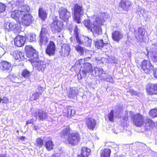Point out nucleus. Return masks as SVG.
<instances>
[{
	"label": "nucleus",
	"instance_id": "5701e85b",
	"mask_svg": "<svg viewBox=\"0 0 157 157\" xmlns=\"http://www.w3.org/2000/svg\"><path fill=\"white\" fill-rule=\"evenodd\" d=\"M47 13L42 7H40L38 10V16L42 20L44 21L47 17Z\"/></svg>",
	"mask_w": 157,
	"mask_h": 157
},
{
	"label": "nucleus",
	"instance_id": "052dcab7",
	"mask_svg": "<svg viewBox=\"0 0 157 157\" xmlns=\"http://www.w3.org/2000/svg\"><path fill=\"white\" fill-rule=\"evenodd\" d=\"M77 157H85L84 156H82V155L80 154H78L77 155Z\"/></svg>",
	"mask_w": 157,
	"mask_h": 157
},
{
	"label": "nucleus",
	"instance_id": "ea45409f",
	"mask_svg": "<svg viewBox=\"0 0 157 157\" xmlns=\"http://www.w3.org/2000/svg\"><path fill=\"white\" fill-rule=\"evenodd\" d=\"M84 24L88 30H90L92 27L91 25L92 24L89 19L85 20L84 21Z\"/></svg>",
	"mask_w": 157,
	"mask_h": 157
},
{
	"label": "nucleus",
	"instance_id": "49530a36",
	"mask_svg": "<svg viewBox=\"0 0 157 157\" xmlns=\"http://www.w3.org/2000/svg\"><path fill=\"white\" fill-rule=\"evenodd\" d=\"M9 99L6 97H3L2 98H0V103L7 104L9 102Z\"/></svg>",
	"mask_w": 157,
	"mask_h": 157
},
{
	"label": "nucleus",
	"instance_id": "c9c22d12",
	"mask_svg": "<svg viewBox=\"0 0 157 157\" xmlns=\"http://www.w3.org/2000/svg\"><path fill=\"white\" fill-rule=\"evenodd\" d=\"M149 115L152 118H154L157 117V108L151 109L149 112Z\"/></svg>",
	"mask_w": 157,
	"mask_h": 157
},
{
	"label": "nucleus",
	"instance_id": "37998d69",
	"mask_svg": "<svg viewBox=\"0 0 157 157\" xmlns=\"http://www.w3.org/2000/svg\"><path fill=\"white\" fill-rule=\"evenodd\" d=\"M69 108H70V106H67L66 108H65L63 111V114L64 116H66L67 117H69V115L68 113V110L70 111Z\"/></svg>",
	"mask_w": 157,
	"mask_h": 157
},
{
	"label": "nucleus",
	"instance_id": "e433bc0d",
	"mask_svg": "<svg viewBox=\"0 0 157 157\" xmlns=\"http://www.w3.org/2000/svg\"><path fill=\"white\" fill-rule=\"evenodd\" d=\"M75 90L72 88H70L68 90L67 96L68 98H73L75 95Z\"/></svg>",
	"mask_w": 157,
	"mask_h": 157
},
{
	"label": "nucleus",
	"instance_id": "dca6fc26",
	"mask_svg": "<svg viewBox=\"0 0 157 157\" xmlns=\"http://www.w3.org/2000/svg\"><path fill=\"white\" fill-rule=\"evenodd\" d=\"M131 2L128 0H121L119 3V7L124 11H128L131 6Z\"/></svg>",
	"mask_w": 157,
	"mask_h": 157
},
{
	"label": "nucleus",
	"instance_id": "393cba45",
	"mask_svg": "<svg viewBox=\"0 0 157 157\" xmlns=\"http://www.w3.org/2000/svg\"><path fill=\"white\" fill-rule=\"evenodd\" d=\"M93 26L92 27L90 31L96 34H99L102 33V29L101 28V26L99 25H93Z\"/></svg>",
	"mask_w": 157,
	"mask_h": 157
},
{
	"label": "nucleus",
	"instance_id": "f03ea898",
	"mask_svg": "<svg viewBox=\"0 0 157 157\" xmlns=\"http://www.w3.org/2000/svg\"><path fill=\"white\" fill-rule=\"evenodd\" d=\"M52 21L50 25V29L53 33H59L63 29V22L59 20L57 16H54L53 18Z\"/></svg>",
	"mask_w": 157,
	"mask_h": 157
},
{
	"label": "nucleus",
	"instance_id": "9d476101",
	"mask_svg": "<svg viewBox=\"0 0 157 157\" xmlns=\"http://www.w3.org/2000/svg\"><path fill=\"white\" fill-rule=\"evenodd\" d=\"M92 66L89 63H84L81 67V70L83 76L85 77L86 74L93 71Z\"/></svg>",
	"mask_w": 157,
	"mask_h": 157
},
{
	"label": "nucleus",
	"instance_id": "72a5a7b5",
	"mask_svg": "<svg viewBox=\"0 0 157 157\" xmlns=\"http://www.w3.org/2000/svg\"><path fill=\"white\" fill-rule=\"evenodd\" d=\"M40 44L41 45H46L48 42V38L46 36H40Z\"/></svg>",
	"mask_w": 157,
	"mask_h": 157
},
{
	"label": "nucleus",
	"instance_id": "f3484780",
	"mask_svg": "<svg viewBox=\"0 0 157 157\" xmlns=\"http://www.w3.org/2000/svg\"><path fill=\"white\" fill-rule=\"evenodd\" d=\"M11 55L16 60L18 61H21L24 58V55L22 52L18 50H16L12 52Z\"/></svg>",
	"mask_w": 157,
	"mask_h": 157
},
{
	"label": "nucleus",
	"instance_id": "1a4fd4ad",
	"mask_svg": "<svg viewBox=\"0 0 157 157\" xmlns=\"http://www.w3.org/2000/svg\"><path fill=\"white\" fill-rule=\"evenodd\" d=\"M56 50V46L55 43L50 41L48 44L45 49V53L49 56L55 55Z\"/></svg>",
	"mask_w": 157,
	"mask_h": 157
},
{
	"label": "nucleus",
	"instance_id": "7ed1b4c3",
	"mask_svg": "<svg viewBox=\"0 0 157 157\" xmlns=\"http://www.w3.org/2000/svg\"><path fill=\"white\" fill-rule=\"evenodd\" d=\"M23 9L22 10H15L11 13V17L18 21H20L22 17L24 16L25 13H29L30 10L26 5H23Z\"/></svg>",
	"mask_w": 157,
	"mask_h": 157
},
{
	"label": "nucleus",
	"instance_id": "4c0bfd02",
	"mask_svg": "<svg viewBox=\"0 0 157 157\" xmlns=\"http://www.w3.org/2000/svg\"><path fill=\"white\" fill-rule=\"evenodd\" d=\"M44 145L43 140L41 137H38L36 140V145L39 148L42 147Z\"/></svg>",
	"mask_w": 157,
	"mask_h": 157
},
{
	"label": "nucleus",
	"instance_id": "473e14b6",
	"mask_svg": "<svg viewBox=\"0 0 157 157\" xmlns=\"http://www.w3.org/2000/svg\"><path fill=\"white\" fill-rule=\"evenodd\" d=\"M94 71L96 76H98L99 78L102 77L104 71L101 67H96L94 68Z\"/></svg>",
	"mask_w": 157,
	"mask_h": 157
},
{
	"label": "nucleus",
	"instance_id": "5fc2aeb1",
	"mask_svg": "<svg viewBox=\"0 0 157 157\" xmlns=\"http://www.w3.org/2000/svg\"><path fill=\"white\" fill-rule=\"evenodd\" d=\"M128 92L130 93L132 95H135L137 94L136 92L132 89L129 90Z\"/></svg>",
	"mask_w": 157,
	"mask_h": 157
},
{
	"label": "nucleus",
	"instance_id": "ddd939ff",
	"mask_svg": "<svg viewBox=\"0 0 157 157\" xmlns=\"http://www.w3.org/2000/svg\"><path fill=\"white\" fill-rule=\"evenodd\" d=\"M26 41V39L23 36L18 35L14 38V42L15 46L20 47L23 46Z\"/></svg>",
	"mask_w": 157,
	"mask_h": 157
},
{
	"label": "nucleus",
	"instance_id": "a18cd8bd",
	"mask_svg": "<svg viewBox=\"0 0 157 157\" xmlns=\"http://www.w3.org/2000/svg\"><path fill=\"white\" fill-rule=\"evenodd\" d=\"M6 6L3 3L0 2V13H3L6 10Z\"/></svg>",
	"mask_w": 157,
	"mask_h": 157
},
{
	"label": "nucleus",
	"instance_id": "423d86ee",
	"mask_svg": "<svg viewBox=\"0 0 157 157\" xmlns=\"http://www.w3.org/2000/svg\"><path fill=\"white\" fill-rule=\"evenodd\" d=\"M140 67L141 70L147 74L151 73L153 71L154 68L150 61L145 59L142 61Z\"/></svg>",
	"mask_w": 157,
	"mask_h": 157
},
{
	"label": "nucleus",
	"instance_id": "9b49d317",
	"mask_svg": "<svg viewBox=\"0 0 157 157\" xmlns=\"http://www.w3.org/2000/svg\"><path fill=\"white\" fill-rule=\"evenodd\" d=\"M157 84H148L146 87V91L148 95H152L157 94Z\"/></svg>",
	"mask_w": 157,
	"mask_h": 157
},
{
	"label": "nucleus",
	"instance_id": "bb28decb",
	"mask_svg": "<svg viewBox=\"0 0 157 157\" xmlns=\"http://www.w3.org/2000/svg\"><path fill=\"white\" fill-rule=\"evenodd\" d=\"M145 127L146 128H153L155 126V123L150 118H147L144 122Z\"/></svg>",
	"mask_w": 157,
	"mask_h": 157
},
{
	"label": "nucleus",
	"instance_id": "864d4df0",
	"mask_svg": "<svg viewBox=\"0 0 157 157\" xmlns=\"http://www.w3.org/2000/svg\"><path fill=\"white\" fill-rule=\"evenodd\" d=\"M34 122V119H31L29 120H28L26 121V124L28 125L29 124H33Z\"/></svg>",
	"mask_w": 157,
	"mask_h": 157
},
{
	"label": "nucleus",
	"instance_id": "79ce46f5",
	"mask_svg": "<svg viewBox=\"0 0 157 157\" xmlns=\"http://www.w3.org/2000/svg\"><path fill=\"white\" fill-rule=\"evenodd\" d=\"M78 26L76 25L74 30V35L75 36L77 42L80 39L78 33Z\"/></svg>",
	"mask_w": 157,
	"mask_h": 157
},
{
	"label": "nucleus",
	"instance_id": "6ab92c4d",
	"mask_svg": "<svg viewBox=\"0 0 157 157\" xmlns=\"http://www.w3.org/2000/svg\"><path fill=\"white\" fill-rule=\"evenodd\" d=\"M73 10L74 14H78L79 15L82 14L84 12L82 6H80L77 3L74 5Z\"/></svg>",
	"mask_w": 157,
	"mask_h": 157
},
{
	"label": "nucleus",
	"instance_id": "58836bf2",
	"mask_svg": "<svg viewBox=\"0 0 157 157\" xmlns=\"http://www.w3.org/2000/svg\"><path fill=\"white\" fill-rule=\"evenodd\" d=\"M14 25H13L11 23H9L8 24H6L5 27H4V29H5L6 31L10 32L14 30Z\"/></svg>",
	"mask_w": 157,
	"mask_h": 157
},
{
	"label": "nucleus",
	"instance_id": "8fccbe9b",
	"mask_svg": "<svg viewBox=\"0 0 157 157\" xmlns=\"http://www.w3.org/2000/svg\"><path fill=\"white\" fill-rule=\"evenodd\" d=\"M75 15L74 20L78 24L80 23H81L80 16H78V15Z\"/></svg>",
	"mask_w": 157,
	"mask_h": 157
},
{
	"label": "nucleus",
	"instance_id": "f8f14e48",
	"mask_svg": "<svg viewBox=\"0 0 157 157\" xmlns=\"http://www.w3.org/2000/svg\"><path fill=\"white\" fill-rule=\"evenodd\" d=\"M96 124L97 122L94 119L91 117L86 118L85 124L89 130L93 131Z\"/></svg>",
	"mask_w": 157,
	"mask_h": 157
},
{
	"label": "nucleus",
	"instance_id": "6e6d98bb",
	"mask_svg": "<svg viewBox=\"0 0 157 157\" xmlns=\"http://www.w3.org/2000/svg\"><path fill=\"white\" fill-rule=\"evenodd\" d=\"M54 155L55 157H59L60 155V153H55Z\"/></svg>",
	"mask_w": 157,
	"mask_h": 157
},
{
	"label": "nucleus",
	"instance_id": "4468645a",
	"mask_svg": "<svg viewBox=\"0 0 157 157\" xmlns=\"http://www.w3.org/2000/svg\"><path fill=\"white\" fill-rule=\"evenodd\" d=\"M35 62V68L39 71L43 72L48 64L45 61H38Z\"/></svg>",
	"mask_w": 157,
	"mask_h": 157
},
{
	"label": "nucleus",
	"instance_id": "2eb2a0df",
	"mask_svg": "<svg viewBox=\"0 0 157 157\" xmlns=\"http://www.w3.org/2000/svg\"><path fill=\"white\" fill-rule=\"evenodd\" d=\"M71 50L70 46L68 44H64L62 46L59 53L61 56L65 57L69 55Z\"/></svg>",
	"mask_w": 157,
	"mask_h": 157
},
{
	"label": "nucleus",
	"instance_id": "09e8293b",
	"mask_svg": "<svg viewBox=\"0 0 157 157\" xmlns=\"http://www.w3.org/2000/svg\"><path fill=\"white\" fill-rule=\"evenodd\" d=\"M144 33L142 29H139L138 30V36L139 39H143L144 36Z\"/></svg>",
	"mask_w": 157,
	"mask_h": 157
},
{
	"label": "nucleus",
	"instance_id": "f257e3e1",
	"mask_svg": "<svg viewBox=\"0 0 157 157\" xmlns=\"http://www.w3.org/2000/svg\"><path fill=\"white\" fill-rule=\"evenodd\" d=\"M72 131L69 125L64 126L63 128L60 132L59 135L66 143L74 146L80 142L81 138L78 132H72Z\"/></svg>",
	"mask_w": 157,
	"mask_h": 157
},
{
	"label": "nucleus",
	"instance_id": "0eeeda50",
	"mask_svg": "<svg viewBox=\"0 0 157 157\" xmlns=\"http://www.w3.org/2000/svg\"><path fill=\"white\" fill-rule=\"evenodd\" d=\"M59 17L64 21H67L70 17V13L66 8L61 7L58 11Z\"/></svg>",
	"mask_w": 157,
	"mask_h": 157
},
{
	"label": "nucleus",
	"instance_id": "de8ad7c7",
	"mask_svg": "<svg viewBox=\"0 0 157 157\" xmlns=\"http://www.w3.org/2000/svg\"><path fill=\"white\" fill-rule=\"evenodd\" d=\"M69 109L70 110V111L68 110L69 115V117L73 116L75 113V110L74 109H73L71 106H70V108H69Z\"/></svg>",
	"mask_w": 157,
	"mask_h": 157
},
{
	"label": "nucleus",
	"instance_id": "a19ab883",
	"mask_svg": "<svg viewBox=\"0 0 157 157\" xmlns=\"http://www.w3.org/2000/svg\"><path fill=\"white\" fill-rule=\"evenodd\" d=\"M108 117L109 120L111 122H113L114 118V111L112 110L108 114Z\"/></svg>",
	"mask_w": 157,
	"mask_h": 157
},
{
	"label": "nucleus",
	"instance_id": "e2e57ef3",
	"mask_svg": "<svg viewBox=\"0 0 157 157\" xmlns=\"http://www.w3.org/2000/svg\"><path fill=\"white\" fill-rule=\"evenodd\" d=\"M155 2H157V0H154Z\"/></svg>",
	"mask_w": 157,
	"mask_h": 157
},
{
	"label": "nucleus",
	"instance_id": "aec40b11",
	"mask_svg": "<svg viewBox=\"0 0 157 157\" xmlns=\"http://www.w3.org/2000/svg\"><path fill=\"white\" fill-rule=\"evenodd\" d=\"M11 67V64L6 61H1L0 63V68L3 71H7Z\"/></svg>",
	"mask_w": 157,
	"mask_h": 157
},
{
	"label": "nucleus",
	"instance_id": "4d7b16f0",
	"mask_svg": "<svg viewBox=\"0 0 157 157\" xmlns=\"http://www.w3.org/2000/svg\"><path fill=\"white\" fill-rule=\"evenodd\" d=\"M25 138V137L24 136H21L19 138V139L22 141L24 140Z\"/></svg>",
	"mask_w": 157,
	"mask_h": 157
},
{
	"label": "nucleus",
	"instance_id": "bf43d9fd",
	"mask_svg": "<svg viewBox=\"0 0 157 157\" xmlns=\"http://www.w3.org/2000/svg\"><path fill=\"white\" fill-rule=\"evenodd\" d=\"M0 157H7L6 154H3L1 155Z\"/></svg>",
	"mask_w": 157,
	"mask_h": 157
},
{
	"label": "nucleus",
	"instance_id": "4be33fe9",
	"mask_svg": "<svg viewBox=\"0 0 157 157\" xmlns=\"http://www.w3.org/2000/svg\"><path fill=\"white\" fill-rule=\"evenodd\" d=\"M34 116L36 118L38 116L40 120L44 121L47 118V113L43 111H39L38 113H35Z\"/></svg>",
	"mask_w": 157,
	"mask_h": 157
},
{
	"label": "nucleus",
	"instance_id": "b1692460",
	"mask_svg": "<svg viewBox=\"0 0 157 157\" xmlns=\"http://www.w3.org/2000/svg\"><path fill=\"white\" fill-rule=\"evenodd\" d=\"M90 149L86 147L83 146L80 150V155L85 157H88L91 153Z\"/></svg>",
	"mask_w": 157,
	"mask_h": 157
},
{
	"label": "nucleus",
	"instance_id": "39448f33",
	"mask_svg": "<svg viewBox=\"0 0 157 157\" xmlns=\"http://www.w3.org/2000/svg\"><path fill=\"white\" fill-rule=\"evenodd\" d=\"M131 120L134 125L138 127H141L144 123V116L139 113L133 114L132 116Z\"/></svg>",
	"mask_w": 157,
	"mask_h": 157
},
{
	"label": "nucleus",
	"instance_id": "a211bd4d",
	"mask_svg": "<svg viewBox=\"0 0 157 157\" xmlns=\"http://www.w3.org/2000/svg\"><path fill=\"white\" fill-rule=\"evenodd\" d=\"M45 146L48 151H50L53 149L55 145L51 138L50 137L48 138V140L45 143Z\"/></svg>",
	"mask_w": 157,
	"mask_h": 157
},
{
	"label": "nucleus",
	"instance_id": "c85d7f7f",
	"mask_svg": "<svg viewBox=\"0 0 157 157\" xmlns=\"http://www.w3.org/2000/svg\"><path fill=\"white\" fill-rule=\"evenodd\" d=\"M95 46L98 49H101L105 46L109 45L108 43H104L103 40H97L95 42Z\"/></svg>",
	"mask_w": 157,
	"mask_h": 157
},
{
	"label": "nucleus",
	"instance_id": "13d9d810",
	"mask_svg": "<svg viewBox=\"0 0 157 157\" xmlns=\"http://www.w3.org/2000/svg\"><path fill=\"white\" fill-rule=\"evenodd\" d=\"M34 129L35 130H37L39 129V127L38 126H37L36 125H34L33 126Z\"/></svg>",
	"mask_w": 157,
	"mask_h": 157
},
{
	"label": "nucleus",
	"instance_id": "7c9ffc66",
	"mask_svg": "<svg viewBox=\"0 0 157 157\" xmlns=\"http://www.w3.org/2000/svg\"><path fill=\"white\" fill-rule=\"evenodd\" d=\"M105 18L104 15H103L97 17L95 19V23L99 26L102 25L105 21Z\"/></svg>",
	"mask_w": 157,
	"mask_h": 157
},
{
	"label": "nucleus",
	"instance_id": "6e6552de",
	"mask_svg": "<svg viewBox=\"0 0 157 157\" xmlns=\"http://www.w3.org/2000/svg\"><path fill=\"white\" fill-rule=\"evenodd\" d=\"M28 13H25L24 15L22 17L21 21L19 22L20 24L21 23L22 25L27 26H29L32 23V16Z\"/></svg>",
	"mask_w": 157,
	"mask_h": 157
},
{
	"label": "nucleus",
	"instance_id": "680f3d73",
	"mask_svg": "<svg viewBox=\"0 0 157 157\" xmlns=\"http://www.w3.org/2000/svg\"><path fill=\"white\" fill-rule=\"evenodd\" d=\"M19 2H20L19 1H17V2H18L19 4Z\"/></svg>",
	"mask_w": 157,
	"mask_h": 157
},
{
	"label": "nucleus",
	"instance_id": "f704fd0d",
	"mask_svg": "<svg viewBox=\"0 0 157 157\" xmlns=\"http://www.w3.org/2000/svg\"><path fill=\"white\" fill-rule=\"evenodd\" d=\"M75 50L79 53L81 56H82L84 54V52L86 51V49L79 45H77L75 47Z\"/></svg>",
	"mask_w": 157,
	"mask_h": 157
},
{
	"label": "nucleus",
	"instance_id": "c756f323",
	"mask_svg": "<svg viewBox=\"0 0 157 157\" xmlns=\"http://www.w3.org/2000/svg\"><path fill=\"white\" fill-rule=\"evenodd\" d=\"M111 151L110 149L105 148L101 150L100 157H110Z\"/></svg>",
	"mask_w": 157,
	"mask_h": 157
},
{
	"label": "nucleus",
	"instance_id": "a878e982",
	"mask_svg": "<svg viewBox=\"0 0 157 157\" xmlns=\"http://www.w3.org/2000/svg\"><path fill=\"white\" fill-rule=\"evenodd\" d=\"M77 42L79 44H85L86 46L90 47L91 46L92 40L88 37H85L84 38L83 40L81 41L80 39Z\"/></svg>",
	"mask_w": 157,
	"mask_h": 157
},
{
	"label": "nucleus",
	"instance_id": "412c9836",
	"mask_svg": "<svg viewBox=\"0 0 157 157\" xmlns=\"http://www.w3.org/2000/svg\"><path fill=\"white\" fill-rule=\"evenodd\" d=\"M112 37L114 41H119L123 37V35L120 31L115 30L112 33Z\"/></svg>",
	"mask_w": 157,
	"mask_h": 157
},
{
	"label": "nucleus",
	"instance_id": "c03bdc74",
	"mask_svg": "<svg viewBox=\"0 0 157 157\" xmlns=\"http://www.w3.org/2000/svg\"><path fill=\"white\" fill-rule=\"evenodd\" d=\"M48 33V31L47 28L42 27L41 28L40 36H45V35L47 34Z\"/></svg>",
	"mask_w": 157,
	"mask_h": 157
},
{
	"label": "nucleus",
	"instance_id": "cd10ccee",
	"mask_svg": "<svg viewBox=\"0 0 157 157\" xmlns=\"http://www.w3.org/2000/svg\"><path fill=\"white\" fill-rule=\"evenodd\" d=\"M31 74V72L27 69H23L21 73V77L26 79H30Z\"/></svg>",
	"mask_w": 157,
	"mask_h": 157
},
{
	"label": "nucleus",
	"instance_id": "603ef678",
	"mask_svg": "<svg viewBox=\"0 0 157 157\" xmlns=\"http://www.w3.org/2000/svg\"><path fill=\"white\" fill-rule=\"evenodd\" d=\"M123 122L126 124L127 121H128V116H124L122 118Z\"/></svg>",
	"mask_w": 157,
	"mask_h": 157
},
{
	"label": "nucleus",
	"instance_id": "2f4dec72",
	"mask_svg": "<svg viewBox=\"0 0 157 157\" xmlns=\"http://www.w3.org/2000/svg\"><path fill=\"white\" fill-rule=\"evenodd\" d=\"M42 92H36L30 95L29 99L31 101H36L39 98L40 95H41Z\"/></svg>",
	"mask_w": 157,
	"mask_h": 157
},
{
	"label": "nucleus",
	"instance_id": "3c124183",
	"mask_svg": "<svg viewBox=\"0 0 157 157\" xmlns=\"http://www.w3.org/2000/svg\"><path fill=\"white\" fill-rule=\"evenodd\" d=\"M28 38L30 42H32L35 39V36L33 34H29L28 36Z\"/></svg>",
	"mask_w": 157,
	"mask_h": 157
},
{
	"label": "nucleus",
	"instance_id": "20e7f679",
	"mask_svg": "<svg viewBox=\"0 0 157 157\" xmlns=\"http://www.w3.org/2000/svg\"><path fill=\"white\" fill-rule=\"evenodd\" d=\"M26 56L29 58V61L34 63L38 59V55L36 50L30 45H26L25 47Z\"/></svg>",
	"mask_w": 157,
	"mask_h": 157
}]
</instances>
